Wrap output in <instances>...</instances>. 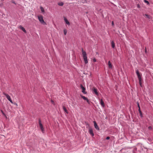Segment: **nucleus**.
I'll return each mask as SVG.
<instances>
[{
	"label": "nucleus",
	"instance_id": "7c9ffc66",
	"mask_svg": "<svg viewBox=\"0 0 153 153\" xmlns=\"http://www.w3.org/2000/svg\"><path fill=\"white\" fill-rule=\"evenodd\" d=\"M139 84L140 85H141V82H139Z\"/></svg>",
	"mask_w": 153,
	"mask_h": 153
},
{
	"label": "nucleus",
	"instance_id": "39448f33",
	"mask_svg": "<svg viewBox=\"0 0 153 153\" xmlns=\"http://www.w3.org/2000/svg\"><path fill=\"white\" fill-rule=\"evenodd\" d=\"M80 87L82 90V92L84 94H86V93L85 92V88L82 85H80Z\"/></svg>",
	"mask_w": 153,
	"mask_h": 153
},
{
	"label": "nucleus",
	"instance_id": "f3484780",
	"mask_svg": "<svg viewBox=\"0 0 153 153\" xmlns=\"http://www.w3.org/2000/svg\"><path fill=\"white\" fill-rule=\"evenodd\" d=\"M145 16L147 18H148L149 19H151L152 18L150 16H149V15H148V14H145Z\"/></svg>",
	"mask_w": 153,
	"mask_h": 153
},
{
	"label": "nucleus",
	"instance_id": "4be33fe9",
	"mask_svg": "<svg viewBox=\"0 0 153 153\" xmlns=\"http://www.w3.org/2000/svg\"><path fill=\"white\" fill-rule=\"evenodd\" d=\"M1 112L3 115H4V116H6V115L2 110H1Z\"/></svg>",
	"mask_w": 153,
	"mask_h": 153
},
{
	"label": "nucleus",
	"instance_id": "1a4fd4ad",
	"mask_svg": "<svg viewBox=\"0 0 153 153\" xmlns=\"http://www.w3.org/2000/svg\"><path fill=\"white\" fill-rule=\"evenodd\" d=\"M64 20L66 23L68 25H70L69 22L68 21L67 19L65 17H64Z\"/></svg>",
	"mask_w": 153,
	"mask_h": 153
},
{
	"label": "nucleus",
	"instance_id": "7ed1b4c3",
	"mask_svg": "<svg viewBox=\"0 0 153 153\" xmlns=\"http://www.w3.org/2000/svg\"><path fill=\"white\" fill-rule=\"evenodd\" d=\"M3 94L6 96L7 99L9 100V101L11 103H13L9 95L6 93H4Z\"/></svg>",
	"mask_w": 153,
	"mask_h": 153
},
{
	"label": "nucleus",
	"instance_id": "393cba45",
	"mask_svg": "<svg viewBox=\"0 0 153 153\" xmlns=\"http://www.w3.org/2000/svg\"><path fill=\"white\" fill-rule=\"evenodd\" d=\"M138 79L139 80V82H141V80H142L141 77H140V78H139Z\"/></svg>",
	"mask_w": 153,
	"mask_h": 153
},
{
	"label": "nucleus",
	"instance_id": "f03ea898",
	"mask_svg": "<svg viewBox=\"0 0 153 153\" xmlns=\"http://www.w3.org/2000/svg\"><path fill=\"white\" fill-rule=\"evenodd\" d=\"M38 18L39 21H40L41 23L43 25H45L46 24L44 20L43 19V17L42 16H38Z\"/></svg>",
	"mask_w": 153,
	"mask_h": 153
},
{
	"label": "nucleus",
	"instance_id": "6ab92c4d",
	"mask_svg": "<svg viewBox=\"0 0 153 153\" xmlns=\"http://www.w3.org/2000/svg\"><path fill=\"white\" fill-rule=\"evenodd\" d=\"M81 97L82 98L85 100H86L87 99V97H85L84 96H81Z\"/></svg>",
	"mask_w": 153,
	"mask_h": 153
},
{
	"label": "nucleus",
	"instance_id": "ddd939ff",
	"mask_svg": "<svg viewBox=\"0 0 153 153\" xmlns=\"http://www.w3.org/2000/svg\"><path fill=\"white\" fill-rule=\"evenodd\" d=\"M108 67L109 68H112V65L111 63L110 62V61H109L108 62Z\"/></svg>",
	"mask_w": 153,
	"mask_h": 153
},
{
	"label": "nucleus",
	"instance_id": "f704fd0d",
	"mask_svg": "<svg viewBox=\"0 0 153 153\" xmlns=\"http://www.w3.org/2000/svg\"><path fill=\"white\" fill-rule=\"evenodd\" d=\"M6 117V118H7V117L6 116H5Z\"/></svg>",
	"mask_w": 153,
	"mask_h": 153
},
{
	"label": "nucleus",
	"instance_id": "20e7f679",
	"mask_svg": "<svg viewBox=\"0 0 153 153\" xmlns=\"http://www.w3.org/2000/svg\"><path fill=\"white\" fill-rule=\"evenodd\" d=\"M39 124L40 127V129L43 133H44V128L42 124L41 123V121L40 120H39Z\"/></svg>",
	"mask_w": 153,
	"mask_h": 153
},
{
	"label": "nucleus",
	"instance_id": "c85d7f7f",
	"mask_svg": "<svg viewBox=\"0 0 153 153\" xmlns=\"http://www.w3.org/2000/svg\"><path fill=\"white\" fill-rule=\"evenodd\" d=\"M110 139V137H107L106 138V139L107 140H108Z\"/></svg>",
	"mask_w": 153,
	"mask_h": 153
},
{
	"label": "nucleus",
	"instance_id": "c756f323",
	"mask_svg": "<svg viewBox=\"0 0 153 153\" xmlns=\"http://www.w3.org/2000/svg\"><path fill=\"white\" fill-rule=\"evenodd\" d=\"M112 25L113 26L114 25V23L113 22H112Z\"/></svg>",
	"mask_w": 153,
	"mask_h": 153
},
{
	"label": "nucleus",
	"instance_id": "412c9836",
	"mask_svg": "<svg viewBox=\"0 0 153 153\" xmlns=\"http://www.w3.org/2000/svg\"><path fill=\"white\" fill-rule=\"evenodd\" d=\"M144 2L145 3H147V4H148V5H149V2L148 1H147V0H144Z\"/></svg>",
	"mask_w": 153,
	"mask_h": 153
},
{
	"label": "nucleus",
	"instance_id": "aec40b11",
	"mask_svg": "<svg viewBox=\"0 0 153 153\" xmlns=\"http://www.w3.org/2000/svg\"><path fill=\"white\" fill-rule=\"evenodd\" d=\"M67 31L66 29H64V33L65 35H66L67 33Z\"/></svg>",
	"mask_w": 153,
	"mask_h": 153
},
{
	"label": "nucleus",
	"instance_id": "f8f14e48",
	"mask_svg": "<svg viewBox=\"0 0 153 153\" xmlns=\"http://www.w3.org/2000/svg\"><path fill=\"white\" fill-rule=\"evenodd\" d=\"M20 28L24 32L26 33V31L25 29L22 26H19Z\"/></svg>",
	"mask_w": 153,
	"mask_h": 153
},
{
	"label": "nucleus",
	"instance_id": "9b49d317",
	"mask_svg": "<svg viewBox=\"0 0 153 153\" xmlns=\"http://www.w3.org/2000/svg\"><path fill=\"white\" fill-rule=\"evenodd\" d=\"M100 103L102 107H104V106L105 105L102 99L101 100Z\"/></svg>",
	"mask_w": 153,
	"mask_h": 153
},
{
	"label": "nucleus",
	"instance_id": "473e14b6",
	"mask_svg": "<svg viewBox=\"0 0 153 153\" xmlns=\"http://www.w3.org/2000/svg\"><path fill=\"white\" fill-rule=\"evenodd\" d=\"M137 7H138V8H140V6L139 4H138V5H137Z\"/></svg>",
	"mask_w": 153,
	"mask_h": 153
},
{
	"label": "nucleus",
	"instance_id": "b1692460",
	"mask_svg": "<svg viewBox=\"0 0 153 153\" xmlns=\"http://www.w3.org/2000/svg\"><path fill=\"white\" fill-rule=\"evenodd\" d=\"M86 100L87 102L88 103V104H90V101H89V100L87 98V99Z\"/></svg>",
	"mask_w": 153,
	"mask_h": 153
},
{
	"label": "nucleus",
	"instance_id": "6e6552de",
	"mask_svg": "<svg viewBox=\"0 0 153 153\" xmlns=\"http://www.w3.org/2000/svg\"><path fill=\"white\" fill-rule=\"evenodd\" d=\"M89 133L92 136H94V134L93 133V130L92 128H89Z\"/></svg>",
	"mask_w": 153,
	"mask_h": 153
},
{
	"label": "nucleus",
	"instance_id": "c9c22d12",
	"mask_svg": "<svg viewBox=\"0 0 153 153\" xmlns=\"http://www.w3.org/2000/svg\"><path fill=\"white\" fill-rule=\"evenodd\" d=\"M85 1H86V0H85Z\"/></svg>",
	"mask_w": 153,
	"mask_h": 153
},
{
	"label": "nucleus",
	"instance_id": "72a5a7b5",
	"mask_svg": "<svg viewBox=\"0 0 153 153\" xmlns=\"http://www.w3.org/2000/svg\"><path fill=\"white\" fill-rule=\"evenodd\" d=\"M51 102H52V103L53 102L52 100H51Z\"/></svg>",
	"mask_w": 153,
	"mask_h": 153
},
{
	"label": "nucleus",
	"instance_id": "5701e85b",
	"mask_svg": "<svg viewBox=\"0 0 153 153\" xmlns=\"http://www.w3.org/2000/svg\"><path fill=\"white\" fill-rule=\"evenodd\" d=\"M137 104L138 107L139 108V110H140V105H139V103L138 102H137Z\"/></svg>",
	"mask_w": 153,
	"mask_h": 153
},
{
	"label": "nucleus",
	"instance_id": "f257e3e1",
	"mask_svg": "<svg viewBox=\"0 0 153 153\" xmlns=\"http://www.w3.org/2000/svg\"><path fill=\"white\" fill-rule=\"evenodd\" d=\"M82 54L83 58L85 64H87L88 62L87 57L86 56V53L85 51H83V49H82Z\"/></svg>",
	"mask_w": 153,
	"mask_h": 153
},
{
	"label": "nucleus",
	"instance_id": "4468645a",
	"mask_svg": "<svg viewBox=\"0 0 153 153\" xmlns=\"http://www.w3.org/2000/svg\"><path fill=\"white\" fill-rule=\"evenodd\" d=\"M63 110H64V111L66 112L67 113H68V111L66 109V108L65 107V106H63L62 107Z\"/></svg>",
	"mask_w": 153,
	"mask_h": 153
},
{
	"label": "nucleus",
	"instance_id": "cd10ccee",
	"mask_svg": "<svg viewBox=\"0 0 153 153\" xmlns=\"http://www.w3.org/2000/svg\"><path fill=\"white\" fill-rule=\"evenodd\" d=\"M93 61L94 62H96V59H93Z\"/></svg>",
	"mask_w": 153,
	"mask_h": 153
},
{
	"label": "nucleus",
	"instance_id": "a211bd4d",
	"mask_svg": "<svg viewBox=\"0 0 153 153\" xmlns=\"http://www.w3.org/2000/svg\"><path fill=\"white\" fill-rule=\"evenodd\" d=\"M58 4L59 6H62L63 5V3L62 2H60L58 3Z\"/></svg>",
	"mask_w": 153,
	"mask_h": 153
},
{
	"label": "nucleus",
	"instance_id": "bb28decb",
	"mask_svg": "<svg viewBox=\"0 0 153 153\" xmlns=\"http://www.w3.org/2000/svg\"><path fill=\"white\" fill-rule=\"evenodd\" d=\"M148 128L149 130H151L152 129V127L151 126H149L148 127Z\"/></svg>",
	"mask_w": 153,
	"mask_h": 153
},
{
	"label": "nucleus",
	"instance_id": "9d476101",
	"mask_svg": "<svg viewBox=\"0 0 153 153\" xmlns=\"http://www.w3.org/2000/svg\"><path fill=\"white\" fill-rule=\"evenodd\" d=\"M136 73L138 78L140 77H141V76L140 75L139 71L137 70L136 71Z\"/></svg>",
	"mask_w": 153,
	"mask_h": 153
},
{
	"label": "nucleus",
	"instance_id": "a878e982",
	"mask_svg": "<svg viewBox=\"0 0 153 153\" xmlns=\"http://www.w3.org/2000/svg\"><path fill=\"white\" fill-rule=\"evenodd\" d=\"M139 110V112L140 114V116H141L142 115V113H141V111L140 110H140Z\"/></svg>",
	"mask_w": 153,
	"mask_h": 153
},
{
	"label": "nucleus",
	"instance_id": "0eeeda50",
	"mask_svg": "<svg viewBox=\"0 0 153 153\" xmlns=\"http://www.w3.org/2000/svg\"><path fill=\"white\" fill-rule=\"evenodd\" d=\"M93 91L95 94L96 95H98V93L97 91V89L95 88H93Z\"/></svg>",
	"mask_w": 153,
	"mask_h": 153
},
{
	"label": "nucleus",
	"instance_id": "2eb2a0df",
	"mask_svg": "<svg viewBox=\"0 0 153 153\" xmlns=\"http://www.w3.org/2000/svg\"><path fill=\"white\" fill-rule=\"evenodd\" d=\"M111 46L112 48H114L115 47V44L113 41H112L111 42Z\"/></svg>",
	"mask_w": 153,
	"mask_h": 153
},
{
	"label": "nucleus",
	"instance_id": "2f4dec72",
	"mask_svg": "<svg viewBox=\"0 0 153 153\" xmlns=\"http://www.w3.org/2000/svg\"><path fill=\"white\" fill-rule=\"evenodd\" d=\"M14 104L16 106H18V104L16 103H15Z\"/></svg>",
	"mask_w": 153,
	"mask_h": 153
},
{
	"label": "nucleus",
	"instance_id": "dca6fc26",
	"mask_svg": "<svg viewBox=\"0 0 153 153\" xmlns=\"http://www.w3.org/2000/svg\"><path fill=\"white\" fill-rule=\"evenodd\" d=\"M40 8L42 11V13H44L45 12V10L43 8L42 6H41L40 7Z\"/></svg>",
	"mask_w": 153,
	"mask_h": 153
},
{
	"label": "nucleus",
	"instance_id": "423d86ee",
	"mask_svg": "<svg viewBox=\"0 0 153 153\" xmlns=\"http://www.w3.org/2000/svg\"><path fill=\"white\" fill-rule=\"evenodd\" d=\"M94 126L95 128H96L97 130H99V128L98 126H97L96 122L95 121H94Z\"/></svg>",
	"mask_w": 153,
	"mask_h": 153
}]
</instances>
